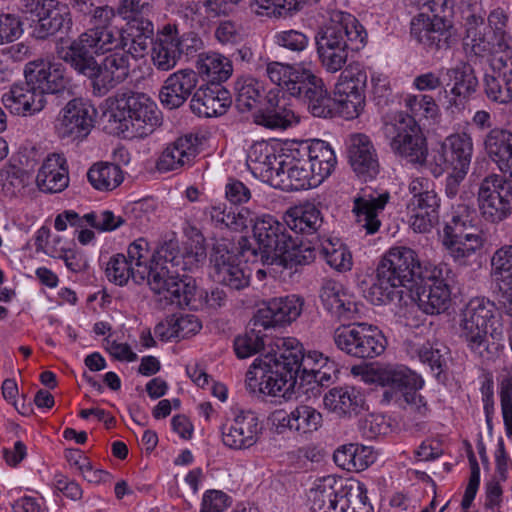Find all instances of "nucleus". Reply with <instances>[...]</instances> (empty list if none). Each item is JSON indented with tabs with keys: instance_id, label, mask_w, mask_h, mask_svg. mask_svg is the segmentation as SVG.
Wrapping results in <instances>:
<instances>
[{
	"instance_id": "bf43d9fd",
	"label": "nucleus",
	"mask_w": 512,
	"mask_h": 512,
	"mask_svg": "<svg viewBox=\"0 0 512 512\" xmlns=\"http://www.w3.org/2000/svg\"><path fill=\"white\" fill-rule=\"evenodd\" d=\"M263 84L255 78L244 77L236 82V103L241 111L253 109L263 96Z\"/></svg>"
},
{
	"instance_id": "338daca9",
	"label": "nucleus",
	"mask_w": 512,
	"mask_h": 512,
	"mask_svg": "<svg viewBox=\"0 0 512 512\" xmlns=\"http://www.w3.org/2000/svg\"><path fill=\"white\" fill-rule=\"evenodd\" d=\"M274 43L291 52L300 53L307 49L309 46V37L299 30H282L278 31L273 36Z\"/></svg>"
},
{
	"instance_id": "864d4df0",
	"label": "nucleus",
	"mask_w": 512,
	"mask_h": 512,
	"mask_svg": "<svg viewBox=\"0 0 512 512\" xmlns=\"http://www.w3.org/2000/svg\"><path fill=\"white\" fill-rule=\"evenodd\" d=\"M405 349L411 358L428 364L432 370H440L445 364V347L420 335H414L405 342Z\"/></svg>"
},
{
	"instance_id": "3c124183",
	"label": "nucleus",
	"mask_w": 512,
	"mask_h": 512,
	"mask_svg": "<svg viewBox=\"0 0 512 512\" xmlns=\"http://www.w3.org/2000/svg\"><path fill=\"white\" fill-rule=\"evenodd\" d=\"M197 75L211 83L228 80L233 73L231 60L218 53L207 52L198 55L196 60Z\"/></svg>"
},
{
	"instance_id": "37998d69",
	"label": "nucleus",
	"mask_w": 512,
	"mask_h": 512,
	"mask_svg": "<svg viewBox=\"0 0 512 512\" xmlns=\"http://www.w3.org/2000/svg\"><path fill=\"white\" fill-rule=\"evenodd\" d=\"M36 183L38 188L47 193H59L69 184V174L66 159L61 154L48 155L41 164Z\"/></svg>"
},
{
	"instance_id": "a878e982",
	"label": "nucleus",
	"mask_w": 512,
	"mask_h": 512,
	"mask_svg": "<svg viewBox=\"0 0 512 512\" xmlns=\"http://www.w3.org/2000/svg\"><path fill=\"white\" fill-rule=\"evenodd\" d=\"M23 11L34 23L33 33L39 39L62 30H70L72 16L67 5L56 0H37L26 4Z\"/></svg>"
},
{
	"instance_id": "412c9836",
	"label": "nucleus",
	"mask_w": 512,
	"mask_h": 512,
	"mask_svg": "<svg viewBox=\"0 0 512 512\" xmlns=\"http://www.w3.org/2000/svg\"><path fill=\"white\" fill-rule=\"evenodd\" d=\"M97 109L87 99L74 98L59 111L54 123L57 136L69 142H82L91 133Z\"/></svg>"
},
{
	"instance_id": "4c0bfd02",
	"label": "nucleus",
	"mask_w": 512,
	"mask_h": 512,
	"mask_svg": "<svg viewBox=\"0 0 512 512\" xmlns=\"http://www.w3.org/2000/svg\"><path fill=\"white\" fill-rule=\"evenodd\" d=\"M482 144L501 176L512 185V132L496 127L486 133Z\"/></svg>"
},
{
	"instance_id": "c85d7f7f",
	"label": "nucleus",
	"mask_w": 512,
	"mask_h": 512,
	"mask_svg": "<svg viewBox=\"0 0 512 512\" xmlns=\"http://www.w3.org/2000/svg\"><path fill=\"white\" fill-rule=\"evenodd\" d=\"M297 140H288L284 157L279 162L272 187L287 191L307 190L318 187L314 183V174L304 157L295 154L298 151Z\"/></svg>"
},
{
	"instance_id": "473e14b6",
	"label": "nucleus",
	"mask_w": 512,
	"mask_h": 512,
	"mask_svg": "<svg viewBox=\"0 0 512 512\" xmlns=\"http://www.w3.org/2000/svg\"><path fill=\"white\" fill-rule=\"evenodd\" d=\"M324 308L341 321L357 320L362 315V303L342 283L326 281L320 291Z\"/></svg>"
},
{
	"instance_id": "79ce46f5",
	"label": "nucleus",
	"mask_w": 512,
	"mask_h": 512,
	"mask_svg": "<svg viewBox=\"0 0 512 512\" xmlns=\"http://www.w3.org/2000/svg\"><path fill=\"white\" fill-rule=\"evenodd\" d=\"M232 104L230 92L220 85L199 88L190 101L191 111L199 117H218Z\"/></svg>"
},
{
	"instance_id": "0e129e2a",
	"label": "nucleus",
	"mask_w": 512,
	"mask_h": 512,
	"mask_svg": "<svg viewBox=\"0 0 512 512\" xmlns=\"http://www.w3.org/2000/svg\"><path fill=\"white\" fill-rule=\"evenodd\" d=\"M212 217L234 230L241 231L253 221V212L249 208L242 207L232 214H225L224 208L218 206L213 208Z\"/></svg>"
},
{
	"instance_id": "5701e85b",
	"label": "nucleus",
	"mask_w": 512,
	"mask_h": 512,
	"mask_svg": "<svg viewBox=\"0 0 512 512\" xmlns=\"http://www.w3.org/2000/svg\"><path fill=\"white\" fill-rule=\"evenodd\" d=\"M429 263L422 264L417 252L407 246H393L382 256L377 268L383 278L389 277L392 282L407 286L421 279L430 270Z\"/></svg>"
},
{
	"instance_id": "58836bf2",
	"label": "nucleus",
	"mask_w": 512,
	"mask_h": 512,
	"mask_svg": "<svg viewBox=\"0 0 512 512\" xmlns=\"http://www.w3.org/2000/svg\"><path fill=\"white\" fill-rule=\"evenodd\" d=\"M181 39L174 24H165L156 34L151 50V59L154 66L160 71L173 69L181 55Z\"/></svg>"
},
{
	"instance_id": "de8ad7c7",
	"label": "nucleus",
	"mask_w": 512,
	"mask_h": 512,
	"mask_svg": "<svg viewBox=\"0 0 512 512\" xmlns=\"http://www.w3.org/2000/svg\"><path fill=\"white\" fill-rule=\"evenodd\" d=\"M388 201V193L363 195L354 199L352 212L356 221L368 234H374L379 230L381 225L379 216Z\"/></svg>"
},
{
	"instance_id": "13d9d810",
	"label": "nucleus",
	"mask_w": 512,
	"mask_h": 512,
	"mask_svg": "<svg viewBox=\"0 0 512 512\" xmlns=\"http://www.w3.org/2000/svg\"><path fill=\"white\" fill-rule=\"evenodd\" d=\"M326 263L338 272L350 271L353 266L352 253L339 238L330 237L322 244Z\"/></svg>"
},
{
	"instance_id": "39448f33",
	"label": "nucleus",
	"mask_w": 512,
	"mask_h": 512,
	"mask_svg": "<svg viewBox=\"0 0 512 512\" xmlns=\"http://www.w3.org/2000/svg\"><path fill=\"white\" fill-rule=\"evenodd\" d=\"M283 352L280 338L252 361L245 374V387L250 393L291 400L303 391L292 362Z\"/></svg>"
},
{
	"instance_id": "72a5a7b5",
	"label": "nucleus",
	"mask_w": 512,
	"mask_h": 512,
	"mask_svg": "<svg viewBox=\"0 0 512 512\" xmlns=\"http://www.w3.org/2000/svg\"><path fill=\"white\" fill-rule=\"evenodd\" d=\"M298 151L295 154L304 157L312 174L314 183L322 184L335 170L337 157L329 143L323 140H297Z\"/></svg>"
},
{
	"instance_id": "ddd939ff",
	"label": "nucleus",
	"mask_w": 512,
	"mask_h": 512,
	"mask_svg": "<svg viewBox=\"0 0 512 512\" xmlns=\"http://www.w3.org/2000/svg\"><path fill=\"white\" fill-rule=\"evenodd\" d=\"M438 240L447 255L460 266L470 265L487 245L486 233L459 215L443 225Z\"/></svg>"
},
{
	"instance_id": "7ed1b4c3",
	"label": "nucleus",
	"mask_w": 512,
	"mask_h": 512,
	"mask_svg": "<svg viewBox=\"0 0 512 512\" xmlns=\"http://www.w3.org/2000/svg\"><path fill=\"white\" fill-rule=\"evenodd\" d=\"M507 16L500 8L488 17V25L482 17L472 15L467 19L464 45L477 56L489 57L484 75V91L487 98L498 104L512 101V49L505 28Z\"/></svg>"
},
{
	"instance_id": "1a4fd4ad",
	"label": "nucleus",
	"mask_w": 512,
	"mask_h": 512,
	"mask_svg": "<svg viewBox=\"0 0 512 512\" xmlns=\"http://www.w3.org/2000/svg\"><path fill=\"white\" fill-rule=\"evenodd\" d=\"M354 375L360 376L367 384L385 388L383 401L398 402L404 398L411 410L425 416L428 406L416 391L424 387V379L415 371L402 364L363 365L352 368Z\"/></svg>"
},
{
	"instance_id": "cd10ccee",
	"label": "nucleus",
	"mask_w": 512,
	"mask_h": 512,
	"mask_svg": "<svg viewBox=\"0 0 512 512\" xmlns=\"http://www.w3.org/2000/svg\"><path fill=\"white\" fill-rule=\"evenodd\" d=\"M154 8V0H120L115 9L124 21V26L130 30L136 39L132 51L147 52L150 40L154 34V25L149 15Z\"/></svg>"
},
{
	"instance_id": "393cba45",
	"label": "nucleus",
	"mask_w": 512,
	"mask_h": 512,
	"mask_svg": "<svg viewBox=\"0 0 512 512\" xmlns=\"http://www.w3.org/2000/svg\"><path fill=\"white\" fill-rule=\"evenodd\" d=\"M181 270L175 268L172 271L168 287L166 289L163 301L166 304H173L178 307L198 310L204 307L217 308L224 304L226 295L222 290H212L210 294L204 293L196 286V282L191 277H182L176 275Z\"/></svg>"
},
{
	"instance_id": "dca6fc26",
	"label": "nucleus",
	"mask_w": 512,
	"mask_h": 512,
	"mask_svg": "<svg viewBox=\"0 0 512 512\" xmlns=\"http://www.w3.org/2000/svg\"><path fill=\"white\" fill-rule=\"evenodd\" d=\"M333 340L340 351L360 359L378 357L387 347L382 330L366 322L338 326L334 330Z\"/></svg>"
},
{
	"instance_id": "8fccbe9b",
	"label": "nucleus",
	"mask_w": 512,
	"mask_h": 512,
	"mask_svg": "<svg viewBox=\"0 0 512 512\" xmlns=\"http://www.w3.org/2000/svg\"><path fill=\"white\" fill-rule=\"evenodd\" d=\"M283 220L296 233L313 234L321 227L323 216L315 203L306 201L288 208Z\"/></svg>"
},
{
	"instance_id": "603ef678",
	"label": "nucleus",
	"mask_w": 512,
	"mask_h": 512,
	"mask_svg": "<svg viewBox=\"0 0 512 512\" xmlns=\"http://www.w3.org/2000/svg\"><path fill=\"white\" fill-rule=\"evenodd\" d=\"M333 459L341 469L359 472L368 468L375 461V456L371 447L350 443L338 447Z\"/></svg>"
},
{
	"instance_id": "aec40b11",
	"label": "nucleus",
	"mask_w": 512,
	"mask_h": 512,
	"mask_svg": "<svg viewBox=\"0 0 512 512\" xmlns=\"http://www.w3.org/2000/svg\"><path fill=\"white\" fill-rule=\"evenodd\" d=\"M477 205L481 217L497 224L512 215V185L501 175L490 174L479 184Z\"/></svg>"
},
{
	"instance_id": "a211bd4d",
	"label": "nucleus",
	"mask_w": 512,
	"mask_h": 512,
	"mask_svg": "<svg viewBox=\"0 0 512 512\" xmlns=\"http://www.w3.org/2000/svg\"><path fill=\"white\" fill-rule=\"evenodd\" d=\"M367 81L368 73L360 64H351L340 73L333 89L338 116L353 120L362 114Z\"/></svg>"
},
{
	"instance_id": "4468645a",
	"label": "nucleus",
	"mask_w": 512,
	"mask_h": 512,
	"mask_svg": "<svg viewBox=\"0 0 512 512\" xmlns=\"http://www.w3.org/2000/svg\"><path fill=\"white\" fill-rule=\"evenodd\" d=\"M383 131L398 157L414 165H427L426 140L412 117L402 111L391 113L385 120Z\"/></svg>"
},
{
	"instance_id": "6e6552de",
	"label": "nucleus",
	"mask_w": 512,
	"mask_h": 512,
	"mask_svg": "<svg viewBox=\"0 0 512 512\" xmlns=\"http://www.w3.org/2000/svg\"><path fill=\"white\" fill-rule=\"evenodd\" d=\"M253 237L258 250L251 254L263 265L293 268L305 265L315 258L314 249L285 232L283 225L272 215L262 214L253 223Z\"/></svg>"
},
{
	"instance_id": "a19ab883",
	"label": "nucleus",
	"mask_w": 512,
	"mask_h": 512,
	"mask_svg": "<svg viewBox=\"0 0 512 512\" xmlns=\"http://www.w3.org/2000/svg\"><path fill=\"white\" fill-rule=\"evenodd\" d=\"M446 75L452 82V86L449 90H444L445 108L447 110L460 108L477 91L478 79L473 69L465 63L448 69Z\"/></svg>"
},
{
	"instance_id": "e433bc0d",
	"label": "nucleus",
	"mask_w": 512,
	"mask_h": 512,
	"mask_svg": "<svg viewBox=\"0 0 512 512\" xmlns=\"http://www.w3.org/2000/svg\"><path fill=\"white\" fill-rule=\"evenodd\" d=\"M349 163L357 176L364 181L373 179L379 172L376 150L370 138L353 134L347 141Z\"/></svg>"
},
{
	"instance_id": "423d86ee",
	"label": "nucleus",
	"mask_w": 512,
	"mask_h": 512,
	"mask_svg": "<svg viewBox=\"0 0 512 512\" xmlns=\"http://www.w3.org/2000/svg\"><path fill=\"white\" fill-rule=\"evenodd\" d=\"M103 121L109 133L123 138H143L161 123L157 103L145 93H121L103 105Z\"/></svg>"
},
{
	"instance_id": "c756f323",
	"label": "nucleus",
	"mask_w": 512,
	"mask_h": 512,
	"mask_svg": "<svg viewBox=\"0 0 512 512\" xmlns=\"http://www.w3.org/2000/svg\"><path fill=\"white\" fill-rule=\"evenodd\" d=\"M287 146L288 140H262L253 143L248 149L246 159L248 169L252 175L271 186Z\"/></svg>"
},
{
	"instance_id": "49530a36",
	"label": "nucleus",
	"mask_w": 512,
	"mask_h": 512,
	"mask_svg": "<svg viewBox=\"0 0 512 512\" xmlns=\"http://www.w3.org/2000/svg\"><path fill=\"white\" fill-rule=\"evenodd\" d=\"M490 276L500 294V302L512 301V244L502 245L493 252Z\"/></svg>"
},
{
	"instance_id": "2f4dec72",
	"label": "nucleus",
	"mask_w": 512,
	"mask_h": 512,
	"mask_svg": "<svg viewBox=\"0 0 512 512\" xmlns=\"http://www.w3.org/2000/svg\"><path fill=\"white\" fill-rule=\"evenodd\" d=\"M304 299L291 294L275 297L265 302L254 315V325L264 329L287 327L303 312Z\"/></svg>"
},
{
	"instance_id": "b1692460",
	"label": "nucleus",
	"mask_w": 512,
	"mask_h": 512,
	"mask_svg": "<svg viewBox=\"0 0 512 512\" xmlns=\"http://www.w3.org/2000/svg\"><path fill=\"white\" fill-rule=\"evenodd\" d=\"M270 428L278 435L293 434L309 438L318 432L324 423L322 413L308 404H299L290 411L280 408L268 416Z\"/></svg>"
},
{
	"instance_id": "5fc2aeb1",
	"label": "nucleus",
	"mask_w": 512,
	"mask_h": 512,
	"mask_svg": "<svg viewBox=\"0 0 512 512\" xmlns=\"http://www.w3.org/2000/svg\"><path fill=\"white\" fill-rule=\"evenodd\" d=\"M91 186L100 192H110L116 189L124 180L121 168L110 162L94 163L87 172Z\"/></svg>"
},
{
	"instance_id": "f704fd0d",
	"label": "nucleus",
	"mask_w": 512,
	"mask_h": 512,
	"mask_svg": "<svg viewBox=\"0 0 512 512\" xmlns=\"http://www.w3.org/2000/svg\"><path fill=\"white\" fill-rule=\"evenodd\" d=\"M1 101L3 106L15 116L29 117L41 112L47 100L28 81L11 85Z\"/></svg>"
},
{
	"instance_id": "2eb2a0df",
	"label": "nucleus",
	"mask_w": 512,
	"mask_h": 512,
	"mask_svg": "<svg viewBox=\"0 0 512 512\" xmlns=\"http://www.w3.org/2000/svg\"><path fill=\"white\" fill-rule=\"evenodd\" d=\"M281 339L284 357L292 362L303 392L307 391L305 385H325L331 382L337 372V365L332 358L317 349L305 350L296 338Z\"/></svg>"
},
{
	"instance_id": "4be33fe9",
	"label": "nucleus",
	"mask_w": 512,
	"mask_h": 512,
	"mask_svg": "<svg viewBox=\"0 0 512 512\" xmlns=\"http://www.w3.org/2000/svg\"><path fill=\"white\" fill-rule=\"evenodd\" d=\"M263 425L257 414L238 410L220 426L221 442L235 452H245L256 447L263 436Z\"/></svg>"
},
{
	"instance_id": "c03bdc74",
	"label": "nucleus",
	"mask_w": 512,
	"mask_h": 512,
	"mask_svg": "<svg viewBox=\"0 0 512 512\" xmlns=\"http://www.w3.org/2000/svg\"><path fill=\"white\" fill-rule=\"evenodd\" d=\"M451 27L445 15L420 13L411 21V36L425 47L438 46Z\"/></svg>"
},
{
	"instance_id": "6e6d98bb",
	"label": "nucleus",
	"mask_w": 512,
	"mask_h": 512,
	"mask_svg": "<svg viewBox=\"0 0 512 512\" xmlns=\"http://www.w3.org/2000/svg\"><path fill=\"white\" fill-rule=\"evenodd\" d=\"M64 240L61 236H51L46 244V254L52 257L63 258L66 267L73 273H82L89 268L87 255L77 249L64 248Z\"/></svg>"
},
{
	"instance_id": "f3484780",
	"label": "nucleus",
	"mask_w": 512,
	"mask_h": 512,
	"mask_svg": "<svg viewBox=\"0 0 512 512\" xmlns=\"http://www.w3.org/2000/svg\"><path fill=\"white\" fill-rule=\"evenodd\" d=\"M410 198L406 203L409 227L416 233H428L439 221L441 200L432 182L424 177L413 178L408 185Z\"/></svg>"
},
{
	"instance_id": "bb28decb",
	"label": "nucleus",
	"mask_w": 512,
	"mask_h": 512,
	"mask_svg": "<svg viewBox=\"0 0 512 512\" xmlns=\"http://www.w3.org/2000/svg\"><path fill=\"white\" fill-rule=\"evenodd\" d=\"M249 249L241 253L231 251L224 245H217L211 256L212 277L232 289L240 290L248 286L250 270L244 264L248 260Z\"/></svg>"
},
{
	"instance_id": "69168bd1",
	"label": "nucleus",
	"mask_w": 512,
	"mask_h": 512,
	"mask_svg": "<svg viewBox=\"0 0 512 512\" xmlns=\"http://www.w3.org/2000/svg\"><path fill=\"white\" fill-rule=\"evenodd\" d=\"M251 9L262 16H287L295 12V4L291 0H251Z\"/></svg>"
},
{
	"instance_id": "774afa93",
	"label": "nucleus",
	"mask_w": 512,
	"mask_h": 512,
	"mask_svg": "<svg viewBox=\"0 0 512 512\" xmlns=\"http://www.w3.org/2000/svg\"><path fill=\"white\" fill-rule=\"evenodd\" d=\"M84 219L86 224L99 232H111L124 224V219L110 210L86 213Z\"/></svg>"
},
{
	"instance_id": "20e7f679",
	"label": "nucleus",
	"mask_w": 512,
	"mask_h": 512,
	"mask_svg": "<svg viewBox=\"0 0 512 512\" xmlns=\"http://www.w3.org/2000/svg\"><path fill=\"white\" fill-rule=\"evenodd\" d=\"M266 75L289 96L306 98L313 116L331 118L337 115L334 97L330 96L323 80L316 75L311 61L294 64L272 61L266 66Z\"/></svg>"
},
{
	"instance_id": "09e8293b",
	"label": "nucleus",
	"mask_w": 512,
	"mask_h": 512,
	"mask_svg": "<svg viewBox=\"0 0 512 512\" xmlns=\"http://www.w3.org/2000/svg\"><path fill=\"white\" fill-rule=\"evenodd\" d=\"M324 408L340 417L358 414L364 407L362 393L351 386L334 387L323 397Z\"/></svg>"
},
{
	"instance_id": "f03ea898",
	"label": "nucleus",
	"mask_w": 512,
	"mask_h": 512,
	"mask_svg": "<svg viewBox=\"0 0 512 512\" xmlns=\"http://www.w3.org/2000/svg\"><path fill=\"white\" fill-rule=\"evenodd\" d=\"M205 256L204 237L197 230L193 231V236L182 248L177 242L169 241L154 252L147 240L139 238L129 244L127 256L116 254L110 258L106 275L119 286L127 284L129 279L138 284L147 283L158 300L163 301L172 274L171 268L193 270Z\"/></svg>"
},
{
	"instance_id": "7c9ffc66",
	"label": "nucleus",
	"mask_w": 512,
	"mask_h": 512,
	"mask_svg": "<svg viewBox=\"0 0 512 512\" xmlns=\"http://www.w3.org/2000/svg\"><path fill=\"white\" fill-rule=\"evenodd\" d=\"M24 80L28 81L44 98L61 93L69 84V77L62 64L40 58L29 61L23 69Z\"/></svg>"
},
{
	"instance_id": "a18cd8bd",
	"label": "nucleus",
	"mask_w": 512,
	"mask_h": 512,
	"mask_svg": "<svg viewBox=\"0 0 512 512\" xmlns=\"http://www.w3.org/2000/svg\"><path fill=\"white\" fill-rule=\"evenodd\" d=\"M277 94L270 91L266 96L265 106L254 114L256 124L270 129H287L299 122L298 116L293 110L281 104Z\"/></svg>"
},
{
	"instance_id": "9b49d317",
	"label": "nucleus",
	"mask_w": 512,
	"mask_h": 512,
	"mask_svg": "<svg viewBox=\"0 0 512 512\" xmlns=\"http://www.w3.org/2000/svg\"><path fill=\"white\" fill-rule=\"evenodd\" d=\"M307 502L313 512H373L364 483L335 475L317 478Z\"/></svg>"
},
{
	"instance_id": "6ab92c4d",
	"label": "nucleus",
	"mask_w": 512,
	"mask_h": 512,
	"mask_svg": "<svg viewBox=\"0 0 512 512\" xmlns=\"http://www.w3.org/2000/svg\"><path fill=\"white\" fill-rule=\"evenodd\" d=\"M454 274L448 264L439 263L427 270L421 278L426 281L416 293L418 308L427 315H438L447 311L452 303Z\"/></svg>"
},
{
	"instance_id": "e2e57ef3",
	"label": "nucleus",
	"mask_w": 512,
	"mask_h": 512,
	"mask_svg": "<svg viewBox=\"0 0 512 512\" xmlns=\"http://www.w3.org/2000/svg\"><path fill=\"white\" fill-rule=\"evenodd\" d=\"M399 286L389 277L382 279L380 270L377 268L376 281L366 291L365 297L374 305H385L392 299L394 289Z\"/></svg>"
},
{
	"instance_id": "680f3d73",
	"label": "nucleus",
	"mask_w": 512,
	"mask_h": 512,
	"mask_svg": "<svg viewBox=\"0 0 512 512\" xmlns=\"http://www.w3.org/2000/svg\"><path fill=\"white\" fill-rule=\"evenodd\" d=\"M24 21L16 13H0V46L20 39L24 34Z\"/></svg>"
},
{
	"instance_id": "c9c22d12",
	"label": "nucleus",
	"mask_w": 512,
	"mask_h": 512,
	"mask_svg": "<svg viewBox=\"0 0 512 512\" xmlns=\"http://www.w3.org/2000/svg\"><path fill=\"white\" fill-rule=\"evenodd\" d=\"M197 84L198 75L193 69H179L164 80L159 91V101L166 109L179 108L187 101Z\"/></svg>"
},
{
	"instance_id": "f257e3e1",
	"label": "nucleus",
	"mask_w": 512,
	"mask_h": 512,
	"mask_svg": "<svg viewBox=\"0 0 512 512\" xmlns=\"http://www.w3.org/2000/svg\"><path fill=\"white\" fill-rule=\"evenodd\" d=\"M115 16V9L111 6L95 7L90 15L91 27L76 40L60 39L56 47L59 58L88 77L99 93H105L124 81L129 75L130 65L128 57L123 54L114 53L106 57L101 64H98L92 55L122 50L137 59L147 53L132 51L136 37L124 25L112 26Z\"/></svg>"
},
{
	"instance_id": "9d476101",
	"label": "nucleus",
	"mask_w": 512,
	"mask_h": 512,
	"mask_svg": "<svg viewBox=\"0 0 512 512\" xmlns=\"http://www.w3.org/2000/svg\"><path fill=\"white\" fill-rule=\"evenodd\" d=\"M473 154L474 141L466 131L448 134L429 151L427 167L435 177L447 173L445 192L449 198L458 194L461 183L469 173Z\"/></svg>"
},
{
	"instance_id": "f8f14e48",
	"label": "nucleus",
	"mask_w": 512,
	"mask_h": 512,
	"mask_svg": "<svg viewBox=\"0 0 512 512\" xmlns=\"http://www.w3.org/2000/svg\"><path fill=\"white\" fill-rule=\"evenodd\" d=\"M460 328L470 350L481 354L487 349L488 333L501 339L504 327L496 305L487 298L475 297L462 311Z\"/></svg>"
},
{
	"instance_id": "ea45409f",
	"label": "nucleus",
	"mask_w": 512,
	"mask_h": 512,
	"mask_svg": "<svg viewBox=\"0 0 512 512\" xmlns=\"http://www.w3.org/2000/svg\"><path fill=\"white\" fill-rule=\"evenodd\" d=\"M198 153L197 137L192 134L181 136L163 149L156 168L159 172H170L190 166Z\"/></svg>"
},
{
	"instance_id": "0eeeda50",
	"label": "nucleus",
	"mask_w": 512,
	"mask_h": 512,
	"mask_svg": "<svg viewBox=\"0 0 512 512\" xmlns=\"http://www.w3.org/2000/svg\"><path fill=\"white\" fill-rule=\"evenodd\" d=\"M315 40L323 68L329 73H336L345 66L349 50L357 52L366 46L368 34L355 16L332 10Z\"/></svg>"
},
{
	"instance_id": "052dcab7",
	"label": "nucleus",
	"mask_w": 512,
	"mask_h": 512,
	"mask_svg": "<svg viewBox=\"0 0 512 512\" xmlns=\"http://www.w3.org/2000/svg\"><path fill=\"white\" fill-rule=\"evenodd\" d=\"M257 327L253 324L250 330L234 339L233 348L237 358H249L264 348V335Z\"/></svg>"
},
{
	"instance_id": "4d7b16f0",
	"label": "nucleus",
	"mask_w": 512,
	"mask_h": 512,
	"mask_svg": "<svg viewBox=\"0 0 512 512\" xmlns=\"http://www.w3.org/2000/svg\"><path fill=\"white\" fill-rule=\"evenodd\" d=\"M405 108L411 113L414 120H425L431 123H437L441 119V109L434 97L429 94L408 93L403 99Z\"/></svg>"
}]
</instances>
